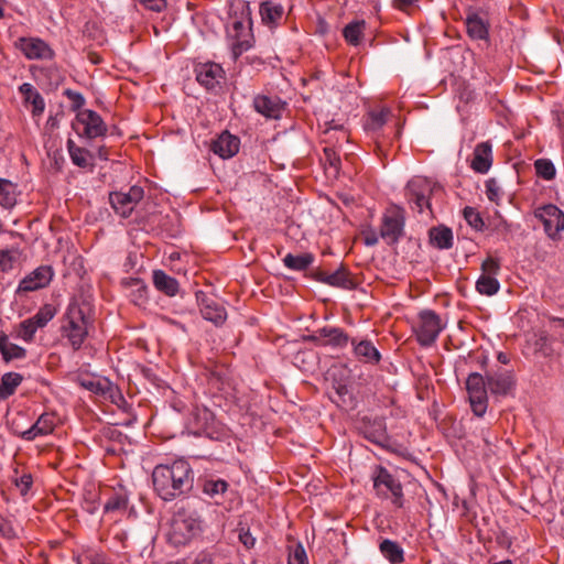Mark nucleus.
<instances>
[{"label":"nucleus","instance_id":"1","mask_svg":"<svg viewBox=\"0 0 564 564\" xmlns=\"http://www.w3.org/2000/svg\"><path fill=\"white\" fill-rule=\"evenodd\" d=\"M514 387V377L508 370L490 372L486 377L471 372L466 380V390L473 413L484 416L488 408V392L495 398L507 397Z\"/></svg>","mask_w":564,"mask_h":564},{"label":"nucleus","instance_id":"2","mask_svg":"<svg viewBox=\"0 0 564 564\" xmlns=\"http://www.w3.org/2000/svg\"><path fill=\"white\" fill-rule=\"evenodd\" d=\"M152 481L159 497L172 501L192 490L194 471L187 460L180 458L156 465L152 471Z\"/></svg>","mask_w":564,"mask_h":564},{"label":"nucleus","instance_id":"3","mask_svg":"<svg viewBox=\"0 0 564 564\" xmlns=\"http://www.w3.org/2000/svg\"><path fill=\"white\" fill-rule=\"evenodd\" d=\"M89 311L87 304L73 302L68 305L63 332L74 349H79L88 335Z\"/></svg>","mask_w":564,"mask_h":564},{"label":"nucleus","instance_id":"4","mask_svg":"<svg viewBox=\"0 0 564 564\" xmlns=\"http://www.w3.org/2000/svg\"><path fill=\"white\" fill-rule=\"evenodd\" d=\"M227 34L230 39L231 51L235 58L252 46L251 20L248 12L241 17H231L227 23Z\"/></svg>","mask_w":564,"mask_h":564},{"label":"nucleus","instance_id":"5","mask_svg":"<svg viewBox=\"0 0 564 564\" xmlns=\"http://www.w3.org/2000/svg\"><path fill=\"white\" fill-rule=\"evenodd\" d=\"M372 480L377 496L391 500V502L398 508L403 506L404 499L402 485L384 467H376L372 473Z\"/></svg>","mask_w":564,"mask_h":564},{"label":"nucleus","instance_id":"6","mask_svg":"<svg viewBox=\"0 0 564 564\" xmlns=\"http://www.w3.org/2000/svg\"><path fill=\"white\" fill-rule=\"evenodd\" d=\"M200 530V521L192 512L178 511L172 518L169 539L175 545L187 543Z\"/></svg>","mask_w":564,"mask_h":564},{"label":"nucleus","instance_id":"7","mask_svg":"<svg viewBox=\"0 0 564 564\" xmlns=\"http://www.w3.org/2000/svg\"><path fill=\"white\" fill-rule=\"evenodd\" d=\"M445 326L438 314L432 310H424L419 313L417 323L413 329L419 344L429 347L436 341Z\"/></svg>","mask_w":564,"mask_h":564},{"label":"nucleus","instance_id":"8","mask_svg":"<svg viewBox=\"0 0 564 564\" xmlns=\"http://www.w3.org/2000/svg\"><path fill=\"white\" fill-rule=\"evenodd\" d=\"M404 230V212L398 206L387 208L382 216L380 237L389 245L397 243Z\"/></svg>","mask_w":564,"mask_h":564},{"label":"nucleus","instance_id":"9","mask_svg":"<svg viewBox=\"0 0 564 564\" xmlns=\"http://www.w3.org/2000/svg\"><path fill=\"white\" fill-rule=\"evenodd\" d=\"M534 215L541 220L544 231L551 239H556L564 230V213L555 205L547 204L535 209Z\"/></svg>","mask_w":564,"mask_h":564},{"label":"nucleus","instance_id":"10","mask_svg":"<svg viewBox=\"0 0 564 564\" xmlns=\"http://www.w3.org/2000/svg\"><path fill=\"white\" fill-rule=\"evenodd\" d=\"M143 188L134 185L131 186L127 193H111L110 204L119 216L127 218L131 215L137 204L143 198Z\"/></svg>","mask_w":564,"mask_h":564},{"label":"nucleus","instance_id":"11","mask_svg":"<svg viewBox=\"0 0 564 564\" xmlns=\"http://www.w3.org/2000/svg\"><path fill=\"white\" fill-rule=\"evenodd\" d=\"M76 124L83 127V134L89 139L101 137L107 132V127L102 118L90 109L78 111L74 127Z\"/></svg>","mask_w":564,"mask_h":564},{"label":"nucleus","instance_id":"12","mask_svg":"<svg viewBox=\"0 0 564 564\" xmlns=\"http://www.w3.org/2000/svg\"><path fill=\"white\" fill-rule=\"evenodd\" d=\"M18 47L28 59H52L54 57L51 46L37 37H21Z\"/></svg>","mask_w":564,"mask_h":564},{"label":"nucleus","instance_id":"13","mask_svg":"<svg viewBox=\"0 0 564 564\" xmlns=\"http://www.w3.org/2000/svg\"><path fill=\"white\" fill-rule=\"evenodd\" d=\"M225 72L217 63H205L196 67V79L208 90H214L224 79Z\"/></svg>","mask_w":564,"mask_h":564},{"label":"nucleus","instance_id":"14","mask_svg":"<svg viewBox=\"0 0 564 564\" xmlns=\"http://www.w3.org/2000/svg\"><path fill=\"white\" fill-rule=\"evenodd\" d=\"M52 278L51 267H39L20 281L18 291L32 292L45 288L50 284Z\"/></svg>","mask_w":564,"mask_h":564},{"label":"nucleus","instance_id":"15","mask_svg":"<svg viewBox=\"0 0 564 564\" xmlns=\"http://www.w3.org/2000/svg\"><path fill=\"white\" fill-rule=\"evenodd\" d=\"M315 278L318 282L327 284L334 288H340L345 290H351L355 288V281L348 270L340 265L333 273H327L325 271H318L315 274Z\"/></svg>","mask_w":564,"mask_h":564},{"label":"nucleus","instance_id":"16","mask_svg":"<svg viewBox=\"0 0 564 564\" xmlns=\"http://www.w3.org/2000/svg\"><path fill=\"white\" fill-rule=\"evenodd\" d=\"M254 110L268 119H279L282 115L284 102L278 97L258 95L253 98Z\"/></svg>","mask_w":564,"mask_h":564},{"label":"nucleus","instance_id":"17","mask_svg":"<svg viewBox=\"0 0 564 564\" xmlns=\"http://www.w3.org/2000/svg\"><path fill=\"white\" fill-rule=\"evenodd\" d=\"M56 425L55 416L51 413H43L36 422L28 430L23 431L20 436L25 441H33L39 436L51 434Z\"/></svg>","mask_w":564,"mask_h":564},{"label":"nucleus","instance_id":"18","mask_svg":"<svg viewBox=\"0 0 564 564\" xmlns=\"http://www.w3.org/2000/svg\"><path fill=\"white\" fill-rule=\"evenodd\" d=\"M240 141L229 132H223L212 144V150L221 159H230L239 151Z\"/></svg>","mask_w":564,"mask_h":564},{"label":"nucleus","instance_id":"19","mask_svg":"<svg viewBox=\"0 0 564 564\" xmlns=\"http://www.w3.org/2000/svg\"><path fill=\"white\" fill-rule=\"evenodd\" d=\"M492 164V144L489 141L480 142L474 150L471 169L480 174L487 173Z\"/></svg>","mask_w":564,"mask_h":564},{"label":"nucleus","instance_id":"20","mask_svg":"<svg viewBox=\"0 0 564 564\" xmlns=\"http://www.w3.org/2000/svg\"><path fill=\"white\" fill-rule=\"evenodd\" d=\"M199 305H200V313L202 316L215 325L223 324L227 318V313L225 307L221 303L214 299H208L204 296L203 299H199Z\"/></svg>","mask_w":564,"mask_h":564},{"label":"nucleus","instance_id":"21","mask_svg":"<svg viewBox=\"0 0 564 564\" xmlns=\"http://www.w3.org/2000/svg\"><path fill=\"white\" fill-rule=\"evenodd\" d=\"M229 485L225 479L210 477L203 481V494L212 499L216 505H220L228 491Z\"/></svg>","mask_w":564,"mask_h":564},{"label":"nucleus","instance_id":"22","mask_svg":"<svg viewBox=\"0 0 564 564\" xmlns=\"http://www.w3.org/2000/svg\"><path fill=\"white\" fill-rule=\"evenodd\" d=\"M19 91L23 96V101L32 106V116L40 117L44 112L45 101L41 94L30 83H23L19 87Z\"/></svg>","mask_w":564,"mask_h":564},{"label":"nucleus","instance_id":"23","mask_svg":"<svg viewBox=\"0 0 564 564\" xmlns=\"http://www.w3.org/2000/svg\"><path fill=\"white\" fill-rule=\"evenodd\" d=\"M23 252L21 248L12 246L10 248L0 249V272H11L22 264Z\"/></svg>","mask_w":564,"mask_h":564},{"label":"nucleus","instance_id":"24","mask_svg":"<svg viewBox=\"0 0 564 564\" xmlns=\"http://www.w3.org/2000/svg\"><path fill=\"white\" fill-rule=\"evenodd\" d=\"M318 338L323 339V345L334 348H341L347 346L348 336L340 328L337 327H323L318 332Z\"/></svg>","mask_w":564,"mask_h":564},{"label":"nucleus","instance_id":"25","mask_svg":"<svg viewBox=\"0 0 564 564\" xmlns=\"http://www.w3.org/2000/svg\"><path fill=\"white\" fill-rule=\"evenodd\" d=\"M283 13V6L275 1L268 0L260 4L262 22L269 26L275 25L282 19Z\"/></svg>","mask_w":564,"mask_h":564},{"label":"nucleus","instance_id":"26","mask_svg":"<svg viewBox=\"0 0 564 564\" xmlns=\"http://www.w3.org/2000/svg\"><path fill=\"white\" fill-rule=\"evenodd\" d=\"M382 556L391 564H401L404 561L403 547L395 541L384 539L379 544Z\"/></svg>","mask_w":564,"mask_h":564},{"label":"nucleus","instance_id":"27","mask_svg":"<svg viewBox=\"0 0 564 564\" xmlns=\"http://www.w3.org/2000/svg\"><path fill=\"white\" fill-rule=\"evenodd\" d=\"M351 344L355 356L364 362L377 364L380 361L381 355L370 340H361L357 344L352 341Z\"/></svg>","mask_w":564,"mask_h":564},{"label":"nucleus","instance_id":"28","mask_svg":"<svg viewBox=\"0 0 564 564\" xmlns=\"http://www.w3.org/2000/svg\"><path fill=\"white\" fill-rule=\"evenodd\" d=\"M154 286L169 296H174L178 292V282L176 279L167 275L162 270L153 271Z\"/></svg>","mask_w":564,"mask_h":564},{"label":"nucleus","instance_id":"29","mask_svg":"<svg viewBox=\"0 0 564 564\" xmlns=\"http://www.w3.org/2000/svg\"><path fill=\"white\" fill-rule=\"evenodd\" d=\"M67 151L74 165L82 169H86L93 165V156L90 152L84 148L78 147L72 139H68L67 141Z\"/></svg>","mask_w":564,"mask_h":564},{"label":"nucleus","instance_id":"30","mask_svg":"<svg viewBox=\"0 0 564 564\" xmlns=\"http://www.w3.org/2000/svg\"><path fill=\"white\" fill-rule=\"evenodd\" d=\"M466 29L468 35L474 40H486L488 37V23L478 14L467 17Z\"/></svg>","mask_w":564,"mask_h":564},{"label":"nucleus","instance_id":"31","mask_svg":"<svg viewBox=\"0 0 564 564\" xmlns=\"http://www.w3.org/2000/svg\"><path fill=\"white\" fill-rule=\"evenodd\" d=\"M23 377L18 372H6L0 380V399H7L12 395L15 389L21 384Z\"/></svg>","mask_w":564,"mask_h":564},{"label":"nucleus","instance_id":"32","mask_svg":"<svg viewBox=\"0 0 564 564\" xmlns=\"http://www.w3.org/2000/svg\"><path fill=\"white\" fill-rule=\"evenodd\" d=\"M314 262V256L312 253H300V254H293L288 253L283 258V263L288 269L294 270V271H303L307 269L312 263Z\"/></svg>","mask_w":564,"mask_h":564},{"label":"nucleus","instance_id":"33","mask_svg":"<svg viewBox=\"0 0 564 564\" xmlns=\"http://www.w3.org/2000/svg\"><path fill=\"white\" fill-rule=\"evenodd\" d=\"M430 239L433 246L438 249H449L453 246V232L447 227L431 229Z\"/></svg>","mask_w":564,"mask_h":564},{"label":"nucleus","instance_id":"34","mask_svg":"<svg viewBox=\"0 0 564 564\" xmlns=\"http://www.w3.org/2000/svg\"><path fill=\"white\" fill-rule=\"evenodd\" d=\"M365 28L366 22L364 20L351 21L344 28L343 35L349 44L356 46L360 43Z\"/></svg>","mask_w":564,"mask_h":564},{"label":"nucleus","instance_id":"35","mask_svg":"<svg viewBox=\"0 0 564 564\" xmlns=\"http://www.w3.org/2000/svg\"><path fill=\"white\" fill-rule=\"evenodd\" d=\"M17 203V186L4 178H0V205L11 208Z\"/></svg>","mask_w":564,"mask_h":564},{"label":"nucleus","instance_id":"36","mask_svg":"<svg viewBox=\"0 0 564 564\" xmlns=\"http://www.w3.org/2000/svg\"><path fill=\"white\" fill-rule=\"evenodd\" d=\"M0 351L6 361L20 359L25 356V349L17 344L11 343L6 336H0Z\"/></svg>","mask_w":564,"mask_h":564},{"label":"nucleus","instance_id":"37","mask_svg":"<svg viewBox=\"0 0 564 564\" xmlns=\"http://www.w3.org/2000/svg\"><path fill=\"white\" fill-rule=\"evenodd\" d=\"M500 289V283L496 276L482 275L476 281V290L486 296L495 295Z\"/></svg>","mask_w":564,"mask_h":564},{"label":"nucleus","instance_id":"38","mask_svg":"<svg viewBox=\"0 0 564 564\" xmlns=\"http://www.w3.org/2000/svg\"><path fill=\"white\" fill-rule=\"evenodd\" d=\"M128 497L123 492H116L105 502L104 511L106 513L121 511L127 508Z\"/></svg>","mask_w":564,"mask_h":564},{"label":"nucleus","instance_id":"39","mask_svg":"<svg viewBox=\"0 0 564 564\" xmlns=\"http://www.w3.org/2000/svg\"><path fill=\"white\" fill-rule=\"evenodd\" d=\"M536 174L545 181H551L555 177L556 169L553 162L549 159H539L534 162Z\"/></svg>","mask_w":564,"mask_h":564},{"label":"nucleus","instance_id":"40","mask_svg":"<svg viewBox=\"0 0 564 564\" xmlns=\"http://www.w3.org/2000/svg\"><path fill=\"white\" fill-rule=\"evenodd\" d=\"M463 215L467 224L476 231H482L485 228V221L480 213L474 207H465Z\"/></svg>","mask_w":564,"mask_h":564},{"label":"nucleus","instance_id":"41","mask_svg":"<svg viewBox=\"0 0 564 564\" xmlns=\"http://www.w3.org/2000/svg\"><path fill=\"white\" fill-rule=\"evenodd\" d=\"M131 285L134 288L130 293L131 301L138 306L144 305L148 299L147 285L137 279L132 280Z\"/></svg>","mask_w":564,"mask_h":564},{"label":"nucleus","instance_id":"42","mask_svg":"<svg viewBox=\"0 0 564 564\" xmlns=\"http://www.w3.org/2000/svg\"><path fill=\"white\" fill-rule=\"evenodd\" d=\"M83 386L98 394H106L108 392H111L113 390L112 383L108 379H94V380H87L83 382Z\"/></svg>","mask_w":564,"mask_h":564},{"label":"nucleus","instance_id":"43","mask_svg":"<svg viewBox=\"0 0 564 564\" xmlns=\"http://www.w3.org/2000/svg\"><path fill=\"white\" fill-rule=\"evenodd\" d=\"M388 113V109L370 112L366 123L367 128L371 130L380 129L386 123Z\"/></svg>","mask_w":564,"mask_h":564},{"label":"nucleus","instance_id":"44","mask_svg":"<svg viewBox=\"0 0 564 564\" xmlns=\"http://www.w3.org/2000/svg\"><path fill=\"white\" fill-rule=\"evenodd\" d=\"M55 316V310L51 305L42 307L33 317V322L39 328L44 327Z\"/></svg>","mask_w":564,"mask_h":564},{"label":"nucleus","instance_id":"45","mask_svg":"<svg viewBox=\"0 0 564 564\" xmlns=\"http://www.w3.org/2000/svg\"><path fill=\"white\" fill-rule=\"evenodd\" d=\"M37 329H39V327L33 322V319L29 318V319L23 321L20 324V327H19V330H18V335L23 340L29 341V340H32V338H33V336H34V334L36 333Z\"/></svg>","mask_w":564,"mask_h":564},{"label":"nucleus","instance_id":"46","mask_svg":"<svg viewBox=\"0 0 564 564\" xmlns=\"http://www.w3.org/2000/svg\"><path fill=\"white\" fill-rule=\"evenodd\" d=\"M421 182V180H413L409 183V189L412 192L414 196L412 199L417 207L419 212L422 213L424 208L429 207V198L424 193H416L414 187Z\"/></svg>","mask_w":564,"mask_h":564},{"label":"nucleus","instance_id":"47","mask_svg":"<svg viewBox=\"0 0 564 564\" xmlns=\"http://www.w3.org/2000/svg\"><path fill=\"white\" fill-rule=\"evenodd\" d=\"M288 562L289 564H308L307 554L302 543H297L290 552Z\"/></svg>","mask_w":564,"mask_h":564},{"label":"nucleus","instance_id":"48","mask_svg":"<svg viewBox=\"0 0 564 564\" xmlns=\"http://www.w3.org/2000/svg\"><path fill=\"white\" fill-rule=\"evenodd\" d=\"M324 156L325 162L329 165L330 169L334 170V173H337L340 165L339 153L332 145H327L324 148Z\"/></svg>","mask_w":564,"mask_h":564},{"label":"nucleus","instance_id":"49","mask_svg":"<svg viewBox=\"0 0 564 564\" xmlns=\"http://www.w3.org/2000/svg\"><path fill=\"white\" fill-rule=\"evenodd\" d=\"M0 536L4 539L18 538V530L14 528L11 520L0 514Z\"/></svg>","mask_w":564,"mask_h":564},{"label":"nucleus","instance_id":"50","mask_svg":"<svg viewBox=\"0 0 564 564\" xmlns=\"http://www.w3.org/2000/svg\"><path fill=\"white\" fill-rule=\"evenodd\" d=\"M500 270V263L497 259L487 258L481 264V274L496 276L498 275Z\"/></svg>","mask_w":564,"mask_h":564},{"label":"nucleus","instance_id":"51","mask_svg":"<svg viewBox=\"0 0 564 564\" xmlns=\"http://www.w3.org/2000/svg\"><path fill=\"white\" fill-rule=\"evenodd\" d=\"M500 194H501V188L498 185L496 180L490 178V180L486 181V195L490 202L497 203L500 198Z\"/></svg>","mask_w":564,"mask_h":564},{"label":"nucleus","instance_id":"52","mask_svg":"<svg viewBox=\"0 0 564 564\" xmlns=\"http://www.w3.org/2000/svg\"><path fill=\"white\" fill-rule=\"evenodd\" d=\"M17 488L22 496H25L32 486V476L30 474H23L14 480Z\"/></svg>","mask_w":564,"mask_h":564},{"label":"nucleus","instance_id":"53","mask_svg":"<svg viewBox=\"0 0 564 564\" xmlns=\"http://www.w3.org/2000/svg\"><path fill=\"white\" fill-rule=\"evenodd\" d=\"M239 540L247 549H251L256 544V538L251 534L250 530L246 528L240 529Z\"/></svg>","mask_w":564,"mask_h":564},{"label":"nucleus","instance_id":"54","mask_svg":"<svg viewBox=\"0 0 564 564\" xmlns=\"http://www.w3.org/2000/svg\"><path fill=\"white\" fill-rule=\"evenodd\" d=\"M142 3L147 9L152 10L154 12H161L165 7V0H138Z\"/></svg>","mask_w":564,"mask_h":564},{"label":"nucleus","instance_id":"55","mask_svg":"<svg viewBox=\"0 0 564 564\" xmlns=\"http://www.w3.org/2000/svg\"><path fill=\"white\" fill-rule=\"evenodd\" d=\"M66 94L75 102L77 107H82L84 105L85 99L82 96V94L72 90H67Z\"/></svg>","mask_w":564,"mask_h":564},{"label":"nucleus","instance_id":"56","mask_svg":"<svg viewBox=\"0 0 564 564\" xmlns=\"http://www.w3.org/2000/svg\"><path fill=\"white\" fill-rule=\"evenodd\" d=\"M378 236L376 234H371V235H367L366 238H365V243L366 246H375L378 243Z\"/></svg>","mask_w":564,"mask_h":564},{"label":"nucleus","instance_id":"57","mask_svg":"<svg viewBox=\"0 0 564 564\" xmlns=\"http://www.w3.org/2000/svg\"><path fill=\"white\" fill-rule=\"evenodd\" d=\"M192 564H210V561L206 555L197 556Z\"/></svg>","mask_w":564,"mask_h":564},{"label":"nucleus","instance_id":"58","mask_svg":"<svg viewBox=\"0 0 564 564\" xmlns=\"http://www.w3.org/2000/svg\"><path fill=\"white\" fill-rule=\"evenodd\" d=\"M413 2H414V0H395V4H397L399 8H405V7H409V6H411Z\"/></svg>","mask_w":564,"mask_h":564},{"label":"nucleus","instance_id":"59","mask_svg":"<svg viewBox=\"0 0 564 564\" xmlns=\"http://www.w3.org/2000/svg\"><path fill=\"white\" fill-rule=\"evenodd\" d=\"M498 360H499L501 364H507V362H508V357H507L503 352H499V354H498Z\"/></svg>","mask_w":564,"mask_h":564},{"label":"nucleus","instance_id":"60","mask_svg":"<svg viewBox=\"0 0 564 564\" xmlns=\"http://www.w3.org/2000/svg\"><path fill=\"white\" fill-rule=\"evenodd\" d=\"M98 156L101 160H107V155H106V152L104 151V148L98 149Z\"/></svg>","mask_w":564,"mask_h":564},{"label":"nucleus","instance_id":"61","mask_svg":"<svg viewBox=\"0 0 564 564\" xmlns=\"http://www.w3.org/2000/svg\"><path fill=\"white\" fill-rule=\"evenodd\" d=\"M93 564H110V563H108L105 558L97 557V558H95Z\"/></svg>","mask_w":564,"mask_h":564},{"label":"nucleus","instance_id":"62","mask_svg":"<svg viewBox=\"0 0 564 564\" xmlns=\"http://www.w3.org/2000/svg\"><path fill=\"white\" fill-rule=\"evenodd\" d=\"M554 323H556L558 327H564V319L562 318L554 319Z\"/></svg>","mask_w":564,"mask_h":564},{"label":"nucleus","instance_id":"63","mask_svg":"<svg viewBox=\"0 0 564 564\" xmlns=\"http://www.w3.org/2000/svg\"><path fill=\"white\" fill-rule=\"evenodd\" d=\"M172 324H173L174 326H176V328H180V329H182V330H185L184 325H182L181 323H178V322H172Z\"/></svg>","mask_w":564,"mask_h":564},{"label":"nucleus","instance_id":"64","mask_svg":"<svg viewBox=\"0 0 564 564\" xmlns=\"http://www.w3.org/2000/svg\"><path fill=\"white\" fill-rule=\"evenodd\" d=\"M494 564H512V562L510 560H505V561H500V562H497Z\"/></svg>","mask_w":564,"mask_h":564}]
</instances>
